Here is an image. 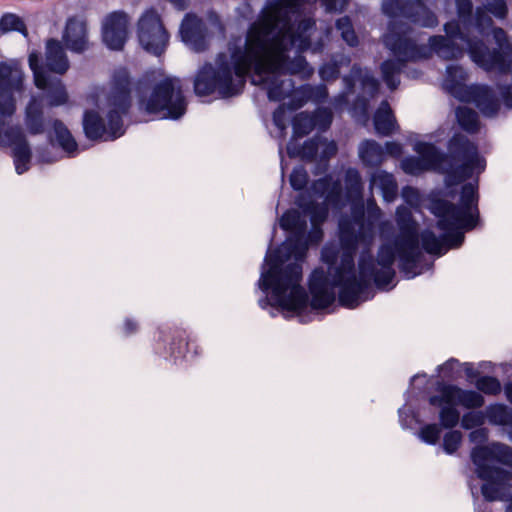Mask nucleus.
Instances as JSON below:
<instances>
[{
	"label": "nucleus",
	"instance_id": "obj_55",
	"mask_svg": "<svg viewBox=\"0 0 512 512\" xmlns=\"http://www.w3.org/2000/svg\"><path fill=\"white\" fill-rule=\"evenodd\" d=\"M161 35H162V43H163V42H164V40L168 37L167 32H166L163 28H162Z\"/></svg>",
	"mask_w": 512,
	"mask_h": 512
},
{
	"label": "nucleus",
	"instance_id": "obj_40",
	"mask_svg": "<svg viewBox=\"0 0 512 512\" xmlns=\"http://www.w3.org/2000/svg\"><path fill=\"white\" fill-rule=\"evenodd\" d=\"M462 433L457 430L450 431L443 438V449L447 454H453L460 446Z\"/></svg>",
	"mask_w": 512,
	"mask_h": 512
},
{
	"label": "nucleus",
	"instance_id": "obj_36",
	"mask_svg": "<svg viewBox=\"0 0 512 512\" xmlns=\"http://www.w3.org/2000/svg\"><path fill=\"white\" fill-rule=\"evenodd\" d=\"M336 28L340 32L342 39L351 47L358 44V38L354 31L351 19L348 16L339 18L336 21Z\"/></svg>",
	"mask_w": 512,
	"mask_h": 512
},
{
	"label": "nucleus",
	"instance_id": "obj_45",
	"mask_svg": "<svg viewBox=\"0 0 512 512\" xmlns=\"http://www.w3.org/2000/svg\"><path fill=\"white\" fill-rule=\"evenodd\" d=\"M403 200L411 207L417 208L421 203V195L419 191L411 186H405L401 191Z\"/></svg>",
	"mask_w": 512,
	"mask_h": 512
},
{
	"label": "nucleus",
	"instance_id": "obj_8",
	"mask_svg": "<svg viewBox=\"0 0 512 512\" xmlns=\"http://www.w3.org/2000/svg\"><path fill=\"white\" fill-rule=\"evenodd\" d=\"M129 75L125 69L115 72L109 93L101 90L92 96L98 111L84 114L83 128L89 139L113 140L124 134L122 116L130 106Z\"/></svg>",
	"mask_w": 512,
	"mask_h": 512
},
{
	"label": "nucleus",
	"instance_id": "obj_6",
	"mask_svg": "<svg viewBox=\"0 0 512 512\" xmlns=\"http://www.w3.org/2000/svg\"><path fill=\"white\" fill-rule=\"evenodd\" d=\"M414 151L419 156L403 159L402 170L415 176L429 170L439 171L447 175V185L462 182L485 169V160L479 156L477 147L460 134L454 135L449 141L448 155L425 142L415 143Z\"/></svg>",
	"mask_w": 512,
	"mask_h": 512
},
{
	"label": "nucleus",
	"instance_id": "obj_23",
	"mask_svg": "<svg viewBox=\"0 0 512 512\" xmlns=\"http://www.w3.org/2000/svg\"><path fill=\"white\" fill-rule=\"evenodd\" d=\"M62 40L71 52L83 53L88 50L89 40L86 22L76 17L68 19Z\"/></svg>",
	"mask_w": 512,
	"mask_h": 512
},
{
	"label": "nucleus",
	"instance_id": "obj_33",
	"mask_svg": "<svg viewBox=\"0 0 512 512\" xmlns=\"http://www.w3.org/2000/svg\"><path fill=\"white\" fill-rule=\"evenodd\" d=\"M456 118L460 127L465 131L475 133L479 130V118L474 110L467 107H458L456 110Z\"/></svg>",
	"mask_w": 512,
	"mask_h": 512
},
{
	"label": "nucleus",
	"instance_id": "obj_18",
	"mask_svg": "<svg viewBox=\"0 0 512 512\" xmlns=\"http://www.w3.org/2000/svg\"><path fill=\"white\" fill-rule=\"evenodd\" d=\"M438 395L429 398L432 406H441L443 403L455 404L467 409L480 408L484 405V397L476 391L465 390L455 385H439Z\"/></svg>",
	"mask_w": 512,
	"mask_h": 512
},
{
	"label": "nucleus",
	"instance_id": "obj_53",
	"mask_svg": "<svg viewBox=\"0 0 512 512\" xmlns=\"http://www.w3.org/2000/svg\"><path fill=\"white\" fill-rule=\"evenodd\" d=\"M373 208H379V206L376 204L374 197H371L367 200L366 210Z\"/></svg>",
	"mask_w": 512,
	"mask_h": 512
},
{
	"label": "nucleus",
	"instance_id": "obj_50",
	"mask_svg": "<svg viewBox=\"0 0 512 512\" xmlns=\"http://www.w3.org/2000/svg\"><path fill=\"white\" fill-rule=\"evenodd\" d=\"M458 365V361L455 359H450L447 362H445L442 366L439 367V369L443 372V374L449 378H454L453 376V369L455 366Z\"/></svg>",
	"mask_w": 512,
	"mask_h": 512
},
{
	"label": "nucleus",
	"instance_id": "obj_51",
	"mask_svg": "<svg viewBox=\"0 0 512 512\" xmlns=\"http://www.w3.org/2000/svg\"><path fill=\"white\" fill-rule=\"evenodd\" d=\"M504 392L507 400L512 404V382H509L505 385Z\"/></svg>",
	"mask_w": 512,
	"mask_h": 512
},
{
	"label": "nucleus",
	"instance_id": "obj_54",
	"mask_svg": "<svg viewBox=\"0 0 512 512\" xmlns=\"http://www.w3.org/2000/svg\"><path fill=\"white\" fill-rule=\"evenodd\" d=\"M259 304H260V306H261L262 308H265V307H266V305H268V304H269V299L266 297L265 299L260 300V301H259Z\"/></svg>",
	"mask_w": 512,
	"mask_h": 512
},
{
	"label": "nucleus",
	"instance_id": "obj_29",
	"mask_svg": "<svg viewBox=\"0 0 512 512\" xmlns=\"http://www.w3.org/2000/svg\"><path fill=\"white\" fill-rule=\"evenodd\" d=\"M25 125L33 135L40 134L44 130L42 106L36 98H32L26 107Z\"/></svg>",
	"mask_w": 512,
	"mask_h": 512
},
{
	"label": "nucleus",
	"instance_id": "obj_3",
	"mask_svg": "<svg viewBox=\"0 0 512 512\" xmlns=\"http://www.w3.org/2000/svg\"><path fill=\"white\" fill-rule=\"evenodd\" d=\"M327 12H341L349 0H320ZM316 0H267L257 16V67H311L300 54L314 53L323 42L312 43L315 20L307 5Z\"/></svg>",
	"mask_w": 512,
	"mask_h": 512
},
{
	"label": "nucleus",
	"instance_id": "obj_14",
	"mask_svg": "<svg viewBox=\"0 0 512 512\" xmlns=\"http://www.w3.org/2000/svg\"><path fill=\"white\" fill-rule=\"evenodd\" d=\"M343 82L345 83L347 91L339 94L333 99L332 104L334 108L336 110L342 109V107L348 103V93L351 92L356 83H359L362 89V93L357 99V105H359L361 112L366 114L369 100L378 93V80L372 75L370 71L362 69L358 65H353L350 74L343 77Z\"/></svg>",
	"mask_w": 512,
	"mask_h": 512
},
{
	"label": "nucleus",
	"instance_id": "obj_39",
	"mask_svg": "<svg viewBox=\"0 0 512 512\" xmlns=\"http://www.w3.org/2000/svg\"><path fill=\"white\" fill-rule=\"evenodd\" d=\"M485 422V414L481 411H470L465 413L461 418V426L464 429H473L483 425Z\"/></svg>",
	"mask_w": 512,
	"mask_h": 512
},
{
	"label": "nucleus",
	"instance_id": "obj_26",
	"mask_svg": "<svg viewBox=\"0 0 512 512\" xmlns=\"http://www.w3.org/2000/svg\"><path fill=\"white\" fill-rule=\"evenodd\" d=\"M374 126L378 134L390 135L398 126L387 101H383L374 115Z\"/></svg>",
	"mask_w": 512,
	"mask_h": 512
},
{
	"label": "nucleus",
	"instance_id": "obj_10",
	"mask_svg": "<svg viewBox=\"0 0 512 512\" xmlns=\"http://www.w3.org/2000/svg\"><path fill=\"white\" fill-rule=\"evenodd\" d=\"M478 477L485 481L481 490L488 501L509 500L506 512H512L511 473L502 466L512 468V449L502 443L476 446L471 451Z\"/></svg>",
	"mask_w": 512,
	"mask_h": 512
},
{
	"label": "nucleus",
	"instance_id": "obj_15",
	"mask_svg": "<svg viewBox=\"0 0 512 512\" xmlns=\"http://www.w3.org/2000/svg\"><path fill=\"white\" fill-rule=\"evenodd\" d=\"M37 53L29 55V66L34 73V81L37 88L45 91L48 105L51 107L61 106L67 103L68 93L62 81L51 76L44 67L39 66Z\"/></svg>",
	"mask_w": 512,
	"mask_h": 512
},
{
	"label": "nucleus",
	"instance_id": "obj_44",
	"mask_svg": "<svg viewBox=\"0 0 512 512\" xmlns=\"http://www.w3.org/2000/svg\"><path fill=\"white\" fill-rule=\"evenodd\" d=\"M308 183L307 171L302 166L295 167L290 175V184L295 190H302Z\"/></svg>",
	"mask_w": 512,
	"mask_h": 512
},
{
	"label": "nucleus",
	"instance_id": "obj_2",
	"mask_svg": "<svg viewBox=\"0 0 512 512\" xmlns=\"http://www.w3.org/2000/svg\"><path fill=\"white\" fill-rule=\"evenodd\" d=\"M362 200L353 203L351 215L339 220L340 247L327 244L322 249V260L328 265L325 272L315 269L309 280L311 307L324 309L335 301V288H339V301L346 308H356L373 297V279L356 274L354 256L361 245L371 246L375 236V226L382 216L380 208L366 210Z\"/></svg>",
	"mask_w": 512,
	"mask_h": 512
},
{
	"label": "nucleus",
	"instance_id": "obj_19",
	"mask_svg": "<svg viewBox=\"0 0 512 512\" xmlns=\"http://www.w3.org/2000/svg\"><path fill=\"white\" fill-rule=\"evenodd\" d=\"M162 119H179L186 111V100L178 78L162 74Z\"/></svg>",
	"mask_w": 512,
	"mask_h": 512
},
{
	"label": "nucleus",
	"instance_id": "obj_42",
	"mask_svg": "<svg viewBox=\"0 0 512 512\" xmlns=\"http://www.w3.org/2000/svg\"><path fill=\"white\" fill-rule=\"evenodd\" d=\"M288 118L286 104L280 105L273 113V123L279 130V137L281 138L285 135Z\"/></svg>",
	"mask_w": 512,
	"mask_h": 512
},
{
	"label": "nucleus",
	"instance_id": "obj_7",
	"mask_svg": "<svg viewBox=\"0 0 512 512\" xmlns=\"http://www.w3.org/2000/svg\"><path fill=\"white\" fill-rule=\"evenodd\" d=\"M477 202V186L472 183L463 186L457 205L443 199L433 200L429 209L438 218L437 227L445 233L437 236L430 230L422 231L418 237L423 249L440 256L449 248L461 245L464 236L460 230H471L477 224Z\"/></svg>",
	"mask_w": 512,
	"mask_h": 512
},
{
	"label": "nucleus",
	"instance_id": "obj_37",
	"mask_svg": "<svg viewBox=\"0 0 512 512\" xmlns=\"http://www.w3.org/2000/svg\"><path fill=\"white\" fill-rule=\"evenodd\" d=\"M475 387L486 395H497L502 389L500 381L492 376L479 377L475 382Z\"/></svg>",
	"mask_w": 512,
	"mask_h": 512
},
{
	"label": "nucleus",
	"instance_id": "obj_47",
	"mask_svg": "<svg viewBox=\"0 0 512 512\" xmlns=\"http://www.w3.org/2000/svg\"><path fill=\"white\" fill-rule=\"evenodd\" d=\"M487 438H488V430L486 428H482V427L473 430L469 434L470 441L475 444H482L487 440Z\"/></svg>",
	"mask_w": 512,
	"mask_h": 512
},
{
	"label": "nucleus",
	"instance_id": "obj_43",
	"mask_svg": "<svg viewBox=\"0 0 512 512\" xmlns=\"http://www.w3.org/2000/svg\"><path fill=\"white\" fill-rule=\"evenodd\" d=\"M441 428L437 424H428L421 428L419 437L428 444H436L440 439Z\"/></svg>",
	"mask_w": 512,
	"mask_h": 512
},
{
	"label": "nucleus",
	"instance_id": "obj_12",
	"mask_svg": "<svg viewBox=\"0 0 512 512\" xmlns=\"http://www.w3.org/2000/svg\"><path fill=\"white\" fill-rule=\"evenodd\" d=\"M466 79L467 73L461 66L450 65L446 70L443 88L459 101L475 104L484 116H495L500 109L495 92L487 85L467 86Z\"/></svg>",
	"mask_w": 512,
	"mask_h": 512
},
{
	"label": "nucleus",
	"instance_id": "obj_46",
	"mask_svg": "<svg viewBox=\"0 0 512 512\" xmlns=\"http://www.w3.org/2000/svg\"><path fill=\"white\" fill-rule=\"evenodd\" d=\"M188 345L189 343L187 342L186 338L181 334L179 335L177 342L173 341L172 343V353L176 358L179 356H184Z\"/></svg>",
	"mask_w": 512,
	"mask_h": 512
},
{
	"label": "nucleus",
	"instance_id": "obj_24",
	"mask_svg": "<svg viewBox=\"0 0 512 512\" xmlns=\"http://www.w3.org/2000/svg\"><path fill=\"white\" fill-rule=\"evenodd\" d=\"M45 68L60 75L69 68L67 55L58 40L50 39L46 43Z\"/></svg>",
	"mask_w": 512,
	"mask_h": 512
},
{
	"label": "nucleus",
	"instance_id": "obj_5",
	"mask_svg": "<svg viewBox=\"0 0 512 512\" xmlns=\"http://www.w3.org/2000/svg\"><path fill=\"white\" fill-rule=\"evenodd\" d=\"M396 223L400 233L391 243H383L374 260L365 251L359 259L360 274L373 279L379 289H387L395 277L394 261L398 258L399 269L407 279L421 274L418 268L423 258L419 246L417 225L411 211L405 206L396 209Z\"/></svg>",
	"mask_w": 512,
	"mask_h": 512
},
{
	"label": "nucleus",
	"instance_id": "obj_28",
	"mask_svg": "<svg viewBox=\"0 0 512 512\" xmlns=\"http://www.w3.org/2000/svg\"><path fill=\"white\" fill-rule=\"evenodd\" d=\"M359 157L367 166H378L385 159L384 148L374 140H366L359 146Z\"/></svg>",
	"mask_w": 512,
	"mask_h": 512
},
{
	"label": "nucleus",
	"instance_id": "obj_34",
	"mask_svg": "<svg viewBox=\"0 0 512 512\" xmlns=\"http://www.w3.org/2000/svg\"><path fill=\"white\" fill-rule=\"evenodd\" d=\"M53 131L58 144L67 152H72L77 145L69 130L60 121H55Z\"/></svg>",
	"mask_w": 512,
	"mask_h": 512
},
{
	"label": "nucleus",
	"instance_id": "obj_32",
	"mask_svg": "<svg viewBox=\"0 0 512 512\" xmlns=\"http://www.w3.org/2000/svg\"><path fill=\"white\" fill-rule=\"evenodd\" d=\"M345 188L347 197L351 200H362L363 184L361 175L355 168H348L345 173Z\"/></svg>",
	"mask_w": 512,
	"mask_h": 512
},
{
	"label": "nucleus",
	"instance_id": "obj_27",
	"mask_svg": "<svg viewBox=\"0 0 512 512\" xmlns=\"http://www.w3.org/2000/svg\"><path fill=\"white\" fill-rule=\"evenodd\" d=\"M486 417L491 424L506 428L512 440V410L503 404H493L487 407Z\"/></svg>",
	"mask_w": 512,
	"mask_h": 512
},
{
	"label": "nucleus",
	"instance_id": "obj_13",
	"mask_svg": "<svg viewBox=\"0 0 512 512\" xmlns=\"http://www.w3.org/2000/svg\"><path fill=\"white\" fill-rule=\"evenodd\" d=\"M292 126L293 138L287 145V153L290 157H300L307 161H313L319 157L320 161L327 163L337 153L336 142L321 136L305 141L302 147L297 146L295 139L309 134L315 128L314 117L311 114L298 113L292 121Z\"/></svg>",
	"mask_w": 512,
	"mask_h": 512
},
{
	"label": "nucleus",
	"instance_id": "obj_49",
	"mask_svg": "<svg viewBox=\"0 0 512 512\" xmlns=\"http://www.w3.org/2000/svg\"><path fill=\"white\" fill-rule=\"evenodd\" d=\"M385 154L393 157H399L402 154V147L396 142H387L384 149Z\"/></svg>",
	"mask_w": 512,
	"mask_h": 512
},
{
	"label": "nucleus",
	"instance_id": "obj_11",
	"mask_svg": "<svg viewBox=\"0 0 512 512\" xmlns=\"http://www.w3.org/2000/svg\"><path fill=\"white\" fill-rule=\"evenodd\" d=\"M498 48L490 50L482 40L469 41L468 54L472 61L487 72L512 76V44L502 28H492ZM500 93L507 107L512 108V85L500 86Z\"/></svg>",
	"mask_w": 512,
	"mask_h": 512
},
{
	"label": "nucleus",
	"instance_id": "obj_48",
	"mask_svg": "<svg viewBox=\"0 0 512 512\" xmlns=\"http://www.w3.org/2000/svg\"><path fill=\"white\" fill-rule=\"evenodd\" d=\"M208 21L211 27L217 29L221 34H224L225 27L217 13L213 11L209 12Z\"/></svg>",
	"mask_w": 512,
	"mask_h": 512
},
{
	"label": "nucleus",
	"instance_id": "obj_30",
	"mask_svg": "<svg viewBox=\"0 0 512 512\" xmlns=\"http://www.w3.org/2000/svg\"><path fill=\"white\" fill-rule=\"evenodd\" d=\"M351 62L349 56L345 54H335L331 60L323 64L319 69V76L323 81L336 80L340 73V68L348 66Z\"/></svg>",
	"mask_w": 512,
	"mask_h": 512
},
{
	"label": "nucleus",
	"instance_id": "obj_4",
	"mask_svg": "<svg viewBox=\"0 0 512 512\" xmlns=\"http://www.w3.org/2000/svg\"><path fill=\"white\" fill-rule=\"evenodd\" d=\"M382 10L392 18L384 44L396 60H387L381 65L383 80L391 90L398 87L399 74L406 62L426 59L432 52L444 60L458 59L464 55V46L457 40L467 48L469 41H474L472 34L463 31L457 21H450L444 25L446 36H431L428 46L419 45L415 31L399 19L404 18L426 28L437 26V16L425 6L424 0H384Z\"/></svg>",
	"mask_w": 512,
	"mask_h": 512
},
{
	"label": "nucleus",
	"instance_id": "obj_9",
	"mask_svg": "<svg viewBox=\"0 0 512 512\" xmlns=\"http://www.w3.org/2000/svg\"><path fill=\"white\" fill-rule=\"evenodd\" d=\"M24 91V72L16 60L0 62V142L13 146L15 169L18 174L28 170L31 158L29 146L19 127L8 125L16 110L17 97Z\"/></svg>",
	"mask_w": 512,
	"mask_h": 512
},
{
	"label": "nucleus",
	"instance_id": "obj_21",
	"mask_svg": "<svg viewBox=\"0 0 512 512\" xmlns=\"http://www.w3.org/2000/svg\"><path fill=\"white\" fill-rule=\"evenodd\" d=\"M140 106L148 113H155L160 109V74L153 70L146 72L138 83Z\"/></svg>",
	"mask_w": 512,
	"mask_h": 512
},
{
	"label": "nucleus",
	"instance_id": "obj_25",
	"mask_svg": "<svg viewBox=\"0 0 512 512\" xmlns=\"http://www.w3.org/2000/svg\"><path fill=\"white\" fill-rule=\"evenodd\" d=\"M378 189L385 202H393L398 195V184L393 174L384 170L372 173L370 177V190Z\"/></svg>",
	"mask_w": 512,
	"mask_h": 512
},
{
	"label": "nucleus",
	"instance_id": "obj_20",
	"mask_svg": "<svg viewBox=\"0 0 512 512\" xmlns=\"http://www.w3.org/2000/svg\"><path fill=\"white\" fill-rule=\"evenodd\" d=\"M129 19L123 12L109 14L102 23V38L111 50H121L127 39Z\"/></svg>",
	"mask_w": 512,
	"mask_h": 512
},
{
	"label": "nucleus",
	"instance_id": "obj_35",
	"mask_svg": "<svg viewBox=\"0 0 512 512\" xmlns=\"http://www.w3.org/2000/svg\"><path fill=\"white\" fill-rule=\"evenodd\" d=\"M456 406L449 403H443L441 406H438L440 408L439 419L444 428H453L459 423L460 413Z\"/></svg>",
	"mask_w": 512,
	"mask_h": 512
},
{
	"label": "nucleus",
	"instance_id": "obj_31",
	"mask_svg": "<svg viewBox=\"0 0 512 512\" xmlns=\"http://www.w3.org/2000/svg\"><path fill=\"white\" fill-rule=\"evenodd\" d=\"M458 20L463 31L473 35L475 29V15H472L473 5L471 0H455Z\"/></svg>",
	"mask_w": 512,
	"mask_h": 512
},
{
	"label": "nucleus",
	"instance_id": "obj_41",
	"mask_svg": "<svg viewBox=\"0 0 512 512\" xmlns=\"http://www.w3.org/2000/svg\"><path fill=\"white\" fill-rule=\"evenodd\" d=\"M0 29L4 32L11 30L23 32L25 30V25L18 16L14 14H6L0 20Z\"/></svg>",
	"mask_w": 512,
	"mask_h": 512
},
{
	"label": "nucleus",
	"instance_id": "obj_16",
	"mask_svg": "<svg viewBox=\"0 0 512 512\" xmlns=\"http://www.w3.org/2000/svg\"><path fill=\"white\" fill-rule=\"evenodd\" d=\"M140 46L152 55H160V12L156 7L143 11L137 22Z\"/></svg>",
	"mask_w": 512,
	"mask_h": 512
},
{
	"label": "nucleus",
	"instance_id": "obj_22",
	"mask_svg": "<svg viewBox=\"0 0 512 512\" xmlns=\"http://www.w3.org/2000/svg\"><path fill=\"white\" fill-rule=\"evenodd\" d=\"M486 12L498 19H504L508 9L504 0H482V7L475 11V29L480 36L488 35L493 25L492 18Z\"/></svg>",
	"mask_w": 512,
	"mask_h": 512
},
{
	"label": "nucleus",
	"instance_id": "obj_38",
	"mask_svg": "<svg viewBox=\"0 0 512 512\" xmlns=\"http://www.w3.org/2000/svg\"><path fill=\"white\" fill-rule=\"evenodd\" d=\"M314 117L315 128L317 127L319 130L325 131L327 130L333 120V113L329 108L320 107L315 110L314 113L311 114Z\"/></svg>",
	"mask_w": 512,
	"mask_h": 512
},
{
	"label": "nucleus",
	"instance_id": "obj_1",
	"mask_svg": "<svg viewBox=\"0 0 512 512\" xmlns=\"http://www.w3.org/2000/svg\"><path fill=\"white\" fill-rule=\"evenodd\" d=\"M342 185L331 175L313 182L310 191L296 199L301 212L287 211L280 219L282 229L290 234L286 241L265 258L259 288L271 292V305L301 313L308 308V296L301 285L302 265L307 250L323 237L321 225L328 216V206L337 207L341 201Z\"/></svg>",
	"mask_w": 512,
	"mask_h": 512
},
{
	"label": "nucleus",
	"instance_id": "obj_17",
	"mask_svg": "<svg viewBox=\"0 0 512 512\" xmlns=\"http://www.w3.org/2000/svg\"><path fill=\"white\" fill-rule=\"evenodd\" d=\"M182 42L196 53L205 52L210 46V32L202 18L195 13H187L180 25Z\"/></svg>",
	"mask_w": 512,
	"mask_h": 512
},
{
	"label": "nucleus",
	"instance_id": "obj_52",
	"mask_svg": "<svg viewBox=\"0 0 512 512\" xmlns=\"http://www.w3.org/2000/svg\"><path fill=\"white\" fill-rule=\"evenodd\" d=\"M127 333H131L136 329V324L130 320H127L124 324Z\"/></svg>",
	"mask_w": 512,
	"mask_h": 512
}]
</instances>
